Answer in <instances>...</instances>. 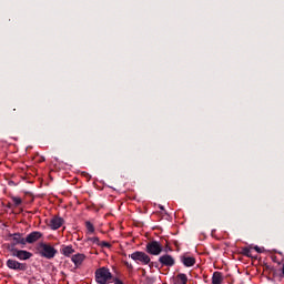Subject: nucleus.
Here are the masks:
<instances>
[{
	"label": "nucleus",
	"instance_id": "1",
	"mask_svg": "<svg viewBox=\"0 0 284 284\" xmlns=\"http://www.w3.org/2000/svg\"><path fill=\"white\" fill-rule=\"evenodd\" d=\"M112 281V273L108 267H101L95 271V282L99 284H108Z\"/></svg>",
	"mask_w": 284,
	"mask_h": 284
},
{
	"label": "nucleus",
	"instance_id": "2",
	"mask_svg": "<svg viewBox=\"0 0 284 284\" xmlns=\"http://www.w3.org/2000/svg\"><path fill=\"white\" fill-rule=\"evenodd\" d=\"M40 254L44 258H54L57 256V251L50 244L41 243L40 244Z\"/></svg>",
	"mask_w": 284,
	"mask_h": 284
},
{
	"label": "nucleus",
	"instance_id": "3",
	"mask_svg": "<svg viewBox=\"0 0 284 284\" xmlns=\"http://www.w3.org/2000/svg\"><path fill=\"white\" fill-rule=\"evenodd\" d=\"M9 251L11 252V255L16 256V258H19V261H28L32 258V253L24 250H19L17 247H9Z\"/></svg>",
	"mask_w": 284,
	"mask_h": 284
},
{
	"label": "nucleus",
	"instance_id": "4",
	"mask_svg": "<svg viewBox=\"0 0 284 284\" xmlns=\"http://www.w3.org/2000/svg\"><path fill=\"white\" fill-rule=\"evenodd\" d=\"M146 252L148 254H152V256H159L163 252V246L161 243L152 241L146 244Z\"/></svg>",
	"mask_w": 284,
	"mask_h": 284
},
{
	"label": "nucleus",
	"instance_id": "5",
	"mask_svg": "<svg viewBox=\"0 0 284 284\" xmlns=\"http://www.w3.org/2000/svg\"><path fill=\"white\" fill-rule=\"evenodd\" d=\"M7 267H9V270H14L16 272H26V270H28V265L26 263H20L12 258L7 261Z\"/></svg>",
	"mask_w": 284,
	"mask_h": 284
},
{
	"label": "nucleus",
	"instance_id": "6",
	"mask_svg": "<svg viewBox=\"0 0 284 284\" xmlns=\"http://www.w3.org/2000/svg\"><path fill=\"white\" fill-rule=\"evenodd\" d=\"M129 256L132 261H139L140 263H143V265L150 264V255L145 252L136 251Z\"/></svg>",
	"mask_w": 284,
	"mask_h": 284
},
{
	"label": "nucleus",
	"instance_id": "7",
	"mask_svg": "<svg viewBox=\"0 0 284 284\" xmlns=\"http://www.w3.org/2000/svg\"><path fill=\"white\" fill-rule=\"evenodd\" d=\"M159 263L164 267H173L175 260L170 254H165L159 257Z\"/></svg>",
	"mask_w": 284,
	"mask_h": 284
},
{
	"label": "nucleus",
	"instance_id": "8",
	"mask_svg": "<svg viewBox=\"0 0 284 284\" xmlns=\"http://www.w3.org/2000/svg\"><path fill=\"white\" fill-rule=\"evenodd\" d=\"M43 236V233L39 232V231H34L31 232L30 234L27 235V237L24 239L26 244H32V243H37V241H39V239H41Z\"/></svg>",
	"mask_w": 284,
	"mask_h": 284
},
{
	"label": "nucleus",
	"instance_id": "9",
	"mask_svg": "<svg viewBox=\"0 0 284 284\" xmlns=\"http://www.w3.org/2000/svg\"><path fill=\"white\" fill-rule=\"evenodd\" d=\"M11 236H12V242L9 247H17V245H26V239H23V236H21L20 233H14Z\"/></svg>",
	"mask_w": 284,
	"mask_h": 284
},
{
	"label": "nucleus",
	"instance_id": "10",
	"mask_svg": "<svg viewBox=\"0 0 284 284\" xmlns=\"http://www.w3.org/2000/svg\"><path fill=\"white\" fill-rule=\"evenodd\" d=\"M64 221L62 217L53 216L49 222V227L51 230H59L63 225Z\"/></svg>",
	"mask_w": 284,
	"mask_h": 284
},
{
	"label": "nucleus",
	"instance_id": "11",
	"mask_svg": "<svg viewBox=\"0 0 284 284\" xmlns=\"http://www.w3.org/2000/svg\"><path fill=\"white\" fill-rule=\"evenodd\" d=\"M72 263L79 267V265H83V261H85V254L78 253L71 257Z\"/></svg>",
	"mask_w": 284,
	"mask_h": 284
},
{
	"label": "nucleus",
	"instance_id": "12",
	"mask_svg": "<svg viewBox=\"0 0 284 284\" xmlns=\"http://www.w3.org/2000/svg\"><path fill=\"white\" fill-rule=\"evenodd\" d=\"M181 261L185 267H193V265H196V258L190 255L182 256Z\"/></svg>",
	"mask_w": 284,
	"mask_h": 284
},
{
	"label": "nucleus",
	"instance_id": "13",
	"mask_svg": "<svg viewBox=\"0 0 284 284\" xmlns=\"http://www.w3.org/2000/svg\"><path fill=\"white\" fill-rule=\"evenodd\" d=\"M174 284H187V275L185 273H179L174 277Z\"/></svg>",
	"mask_w": 284,
	"mask_h": 284
},
{
	"label": "nucleus",
	"instance_id": "14",
	"mask_svg": "<svg viewBox=\"0 0 284 284\" xmlns=\"http://www.w3.org/2000/svg\"><path fill=\"white\" fill-rule=\"evenodd\" d=\"M60 252L63 256L70 257L72 254H74V248L72 247V245H67L62 246Z\"/></svg>",
	"mask_w": 284,
	"mask_h": 284
},
{
	"label": "nucleus",
	"instance_id": "15",
	"mask_svg": "<svg viewBox=\"0 0 284 284\" xmlns=\"http://www.w3.org/2000/svg\"><path fill=\"white\" fill-rule=\"evenodd\" d=\"M223 283V273L214 272L212 276V284H221Z\"/></svg>",
	"mask_w": 284,
	"mask_h": 284
},
{
	"label": "nucleus",
	"instance_id": "16",
	"mask_svg": "<svg viewBox=\"0 0 284 284\" xmlns=\"http://www.w3.org/2000/svg\"><path fill=\"white\" fill-rule=\"evenodd\" d=\"M85 227H87L88 234H94V225L93 224H91L90 222H85Z\"/></svg>",
	"mask_w": 284,
	"mask_h": 284
},
{
	"label": "nucleus",
	"instance_id": "17",
	"mask_svg": "<svg viewBox=\"0 0 284 284\" xmlns=\"http://www.w3.org/2000/svg\"><path fill=\"white\" fill-rule=\"evenodd\" d=\"M11 201L16 205V207H19V205H21L22 203L21 197H17V196L11 197Z\"/></svg>",
	"mask_w": 284,
	"mask_h": 284
},
{
	"label": "nucleus",
	"instance_id": "18",
	"mask_svg": "<svg viewBox=\"0 0 284 284\" xmlns=\"http://www.w3.org/2000/svg\"><path fill=\"white\" fill-rule=\"evenodd\" d=\"M88 241H91V243H94L95 245H99L101 243L99 241V237H89Z\"/></svg>",
	"mask_w": 284,
	"mask_h": 284
},
{
	"label": "nucleus",
	"instance_id": "19",
	"mask_svg": "<svg viewBox=\"0 0 284 284\" xmlns=\"http://www.w3.org/2000/svg\"><path fill=\"white\" fill-rule=\"evenodd\" d=\"M124 265L126 268H129L131 272L134 270V266L130 262H124Z\"/></svg>",
	"mask_w": 284,
	"mask_h": 284
},
{
	"label": "nucleus",
	"instance_id": "20",
	"mask_svg": "<svg viewBox=\"0 0 284 284\" xmlns=\"http://www.w3.org/2000/svg\"><path fill=\"white\" fill-rule=\"evenodd\" d=\"M100 247H112V245L108 242H100Z\"/></svg>",
	"mask_w": 284,
	"mask_h": 284
},
{
	"label": "nucleus",
	"instance_id": "21",
	"mask_svg": "<svg viewBox=\"0 0 284 284\" xmlns=\"http://www.w3.org/2000/svg\"><path fill=\"white\" fill-rule=\"evenodd\" d=\"M243 252H244V255H245V256H248V257L252 256V250H250V248H244Z\"/></svg>",
	"mask_w": 284,
	"mask_h": 284
},
{
	"label": "nucleus",
	"instance_id": "22",
	"mask_svg": "<svg viewBox=\"0 0 284 284\" xmlns=\"http://www.w3.org/2000/svg\"><path fill=\"white\" fill-rule=\"evenodd\" d=\"M114 284H123V282L121 280H115Z\"/></svg>",
	"mask_w": 284,
	"mask_h": 284
},
{
	"label": "nucleus",
	"instance_id": "23",
	"mask_svg": "<svg viewBox=\"0 0 284 284\" xmlns=\"http://www.w3.org/2000/svg\"><path fill=\"white\" fill-rule=\"evenodd\" d=\"M282 274H283V276H284V263H283V265H282Z\"/></svg>",
	"mask_w": 284,
	"mask_h": 284
},
{
	"label": "nucleus",
	"instance_id": "24",
	"mask_svg": "<svg viewBox=\"0 0 284 284\" xmlns=\"http://www.w3.org/2000/svg\"><path fill=\"white\" fill-rule=\"evenodd\" d=\"M256 252H261V248L258 246H255Z\"/></svg>",
	"mask_w": 284,
	"mask_h": 284
},
{
	"label": "nucleus",
	"instance_id": "25",
	"mask_svg": "<svg viewBox=\"0 0 284 284\" xmlns=\"http://www.w3.org/2000/svg\"><path fill=\"white\" fill-rule=\"evenodd\" d=\"M160 210H163V206H160Z\"/></svg>",
	"mask_w": 284,
	"mask_h": 284
}]
</instances>
